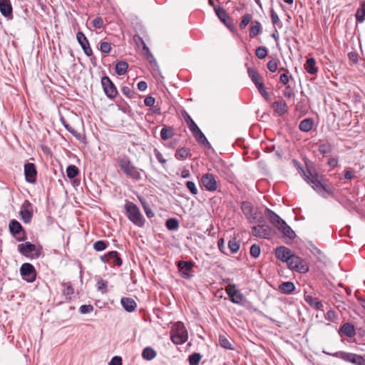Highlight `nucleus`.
Instances as JSON below:
<instances>
[{"mask_svg":"<svg viewBox=\"0 0 365 365\" xmlns=\"http://www.w3.org/2000/svg\"><path fill=\"white\" fill-rule=\"evenodd\" d=\"M292 163L304 180L322 197L327 198L328 195H334L333 190L322 183V175L319 174L314 168H310L307 163V173L298 160L294 159L292 160Z\"/></svg>","mask_w":365,"mask_h":365,"instance_id":"nucleus-1","label":"nucleus"},{"mask_svg":"<svg viewBox=\"0 0 365 365\" xmlns=\"http://www.w3.org/2000/svg\"><path fill=\"white\" fill-rule=\"evenodd\" d=\"M118 165L127 178L135 181H140L142 179V175H145V171L134 166L127 156L118 158Z\"/></svg>","mask_w":365,"mask_h":365,"instance_id":"nucleus-2","label":"nucleus"},{"mask_svg":"<svg viewBox=\"0 0 365 365\" xmlns=\"http://www.w3.org/2000/svg\"><path fill=\"white\" fill-rule=\"evenodd\" d=\"M128 219L138 227H143L145 220L141 214L139 207L133 202L125 200L124 205Z\"/></svg>","mask_w":365,"mask_h":365,"instance_id":"nucleus-3","label":"nucleus"},{"mask_svg":"<svg viewBox=\"0 0 365 365\" xmlns=\"http://www.w3.org/2000/svg\"><path fill=\"white\" fill-rule=\"evenodd\" d=\"M17 249L22 255L31 259H38L43 253L42 246L37 247L30 242L19 244Z\"/></svg>","mask_w":365,"mask_h":365,"instance_id":"nucleus-4","label":"nucleus"},{"mask_svg":"<svg viewBox=\"0 0 365 365\" xmlns=\"http://www.w3.org/2000/svg\"><path fill=\"white\" fill-rule=\"evenodd\" d=\"M225 291L230 300L232 303L240 306H245L247 300L245 297L238 289H237L235 284H229L226 287Z\"/></svg>","mask_w":365,"mask_h":365,"instance_id":"nucleus-5","label":"nucleus"},{"mask_svg":"<svg viewBox=\"0 0 365 365\" xmlns=\"http://www.w3.org/2000/svg\"><path fill=\"white\" fill-rule=\"evenodd\" d=\"M9 230L11 235L16 238L19 242H24L27 239V235L25 230L21 223L14 219L9 222Z\"/></svg>","mask_w":365,"mask_h":365,"instance_id":"nucleus-6","label":"nucleus"},{"mask_svg":"<svg viewBox=\"0 0 365 365\" xmlns=\"http://www.w3.org/2000/svg\"><path fill=\"white\" fill-rule=\"evenodd\" d=\"M287 266L289 269L299 273L304 274L309 271V267L305 260L295 254L287 263Z\"/></svg>","mask_w":365,"mask_h":365,"instance_id":"nucleus-7","label":"nucleus"},{"mask_svg":"<svg viewBox=\"0 0 365 365\" xmlns=\"http://www.w3.org/2000/svg\"><path fill=\"white\" fill-rule=\"evenodd\" d=\"M101 86L106 96L110 98L113 99L118 95V90L111 79L106 75L101 78Z\"/></svg>","mask_w":365,"mask_h":365,"instance_id":"nucleus-8","label":"nucleus"},{"mask_svg":"<svg viewBox=\"0 0 365 365\" xmlns=\"http://www.w3.org/2000/svg\"><path fill=\"white\" fill-rule=\"evenodd\" d=\"M20 274L25 281L31 283L36 279V271L31 263H24L20 267Z\"/></svg>","mask_w":365,"mask_h":365,"instance_id":"nucleus-9","label":"nucleus"},{"mask_svg":"<svg viewBox=\"0 0 365 365\" xmlns=\"http://www.w3.org/2000/svg\"><path fill=\"white\" fill-rule=\"evenodd\" d=\"M195 264L192 261L180 260L177 262V267L180 276L186 279H190L193 277L192 270Z\"/></svg>","mask_w":365,"mask_h":365,"instance_id":"nucleus-10","label":"nucleus"},{"mask_svg":"<svg viewBox=\"0 0 365 365\" xmlns=\"http://www.w3.org/2000/svg\"><path fill=\"white\" fill-rule=\"evenodd\" d=\"M252 235L256 237L268 239L272 235V229L267 224L257 225L252 227Z\"/></svg>","mask_w":365,"mask_h":365,"instance_id":"nucleus-11","label":"nucleus"},{"mask_svg":"<svg viewBox=\"0 0 365 365\" xmlns=\"http://www.w3.org/2000/svg\"><path fill=\"white\" fill-rule=\"evenodd\" d=\"M215 11L219 19L231 31H235V26L233 19L227 14L226 11L222 7H215Z\"/></svg>","mask_w":365,"mask_h":365,"instance_id":"nucleus-12","label":"nucleus"},{"mask_svg":"<svg viewBox=\"0 0 365 365\" xmlns=\"http://www.w3.org/2000/svg\"><path fill=\"white\" fill-rule=\"evenodd\" d=\"M24 175L27 182L36 184L37 180V170L34 163L27 162L24 165Z\"/></svg>","mask_w":365,"mask_h":365,"instance_id":"nucleus-13","label":"nucleus"},{"mask_svg":"<svg viewBox=\"0 0 365 365\" xmlns=\"http://www.w3.org/2000/svg\"><path fill=\"white\" fill-rule=\"evenodd\" d=\"M178 332L173 334L170 336L171 341L175 344H182L187 340V333L185 330L184 325L181 322H178Z\"/></svg>","mask_w":365,"mask_h":365,"instance_id":"nucleus-14","label":"nucleus"},{"mask_svg":"<svg viewBox=\"0 0 365 365\" xmlns=\"http://www.w3.org/2000/svg\"><path fill=\"white\" fill-rule=\"evenodd\" d=\"M200 181L207 191L213 192L217 188V180L213 174L205 173L202 175Z\"/></svg>","mask_w":365,"mask_h":365,"instance_id":"nucleus-15","label":"nucleus"},{"mask_svg":"<svg viewBox=\"0 0 365 365\" xmlns=\"http://www.w3.org/2000/svg\"><path fill=\"white\" fill-rule=\"evenodd\" d=\"M274 255L278 259L287 264L293 256L294 252L284 246H279L274 250Z\"/></svg>","mask_w":365,"mask_h":365,"instance_id":"nucleus-16","label":"nucleus"},{"mask_svg":"<svg viewBox=\"0 0 365 365\" xmlns=\"http://www.w3.org/2000/svg\"><path fill=\"white\" fill-rule=\"evenodd\" d=\"M19 215L25 223L31 222L33 217V207L32 204L29 200H26L23 203Z\"/></svg>","mask_w":365,"mask_h":365,"instance_id":"nucleus-17","label":"nucleus"},{"mask_svg":"<svg viewBox=\"0 0 365 365\" xmlns=\"http://www.w3.org/2000/svg\"><path fill=\"white\" fill-rule=\"evenodd\" d=\"M241 210L250 222L257 219V213L254 212V207L250 202L243 201L241 203Z\"/></svg>","mask_w":365,"mask_h":365,"instance_id":"nucleus-18","label":"nucleus"},{"mask_svg":"<svg viewBox=\"0 0 365 365\" xmlns=\"http://www.w3.org/2000/svg\"><path fill=\"white\" fill-rule=\"evenodd\" d=\"M277 229L282 233V237L285 240L288 239L289 241H292L296 237L295 232L285 221L282 222Z\"/></svg>","mask_w":365,"mask_h":365,"instance_id":"nucleus-19","label":"nucleus"},{"mask_svg":"<svg viewBox=\"0 0 365 365\" xmlns=\"http://www.w3.org/2000/svg\"><path fill=\"white\" fill-rule=\"evenodd\" d=\"M271 107L277 116H282L288 111L287 104L284 100H279L274 102Z\"/></svg>","mask_w":365,"mask_h":365,"instance_id":"nucleus-20","label":"nucleus"},{"mask_svg":"<svg viewBox=\"0 0 365 365\" xmlns=\"http://www.w3.org/2000/svg\"><path fill=\"white\" fill-rule=\"evenodd\" d=\"M264 215L269 220V221L277 228L282 225V222H284L278 215L269 208H265Z\"/></svg>","mask_w":365,"mask_h":365,"instance_id":"nucleus-21","label":"nucleus"},{"mask_svg":"<svg viewBox=\"0 0 365 365\" xmlns=\"http://www.w3.org/2000/svg\"><path fill=\"white\" fill-rule=\"evenodd\" d=\"M0 12L4 16L12 19L13 8L10 0H0Z\"/></svg>","mask_w":365,"mask_h":365,"instance_id":"nucleus-22","label":"nucleus"},{"mask_svg":"<svg viewBox=\"0 0 365 365\" xmlns=\"http://www.w3.org/2000/svg\"><path fill=\"white\" fill-rule=\"evenodd\" d=\"M191 133L194 138H195V140L199 143L203 145L205 148L208 149L212 148L210 143H209L203 133L201 131V130L199 128V127L197 129L192 130Z\"/></svg>","mask_w":365,"mask_h":365,"instance_id":"nucleus-23","label":"nucleus"},{"mask_svg":"<svg viewBox=\"0 0 365 365\" xmlns=\"http://www.w3.org/2000/svg\"><path fill=\"white\" fill-rule=\"evenodd\" d=\"M120 304L124 309L128 312L135 311L137 307V303L130 297H122L120 299Z\"/></svg>","mask_w":365,"mask_h":365,"instance_id":"nucleus-24","label":"nucleus"},{"mask_svg":"<svg viewBox=\"0 0 365 365\" xmlns=\"http://www.w3.org/2000/svg\"><path fill=\"white\" fill-rule=\"evenodd\" d=\"M340 332L349 338L354 336L356 334L354 326L350 322L343 324L340 327Z\"/></svg>","mask_w":365,"mask_h":365,"instance_id":"nucleus-25","label":"nucleus"},{"mask_svg":"<svg viewBox=\"0 0 365 365\" xmlns=\"http://www.w3.org/2000/svg\"><path fill=\"white\" fill-rule=\"evenodd\" d=\"M314 120L312 118H307L302 120L299 124V129L304 133L309 132L312 130Z\"/></svg>","mask_w":365,"mask_h":365,"instance_id":"nucleus-26","label":"nucleus"},{"mask_svg":"<svg viewBox=\"0 0 365 365\" xmlns=\"http://www.w3.org/2000/svg\"><path fill=\"white\" fill-rule=\"evenodd\" d=\"M304 68L307 72L311 75H315L318 72V68L316 67V60L314 58H309L306 61Z\"/></svg>","mask_w":365,"mask_h":365,"instance_id":"nucleus-27","label":"nucleus"},{"mask_svg":"<svg viewBox=\"0 0 365 365\" xmlns=\"http://www.w3.org/2000/svg\"><path fill=\"white\" fill-rule=\"evenodd\" d=\"M295 289V285L292 282H284L279 285V290L281 293L289 294Z\"/></svg>","mask_w":365,"mask_h":365,"instance_id":"nucleus-28","label":"nucleus"},{"mask_svg":"<svg viewBox=\"0 0 365 365\" xmlns=\"http://www.w3.org/2000/svg\"><path fill=\"white\" fill-rule=\"evenodd\" d=\"M356 20L357 23H362L365 20V0L360 1V8L356 13Z\"/></svg>","mask_w":365,"mask_h":365,"instance_id":"nucleus-29","label":"nucleus"},{"mask_svg":"<svg viewBox=\"0 0 365 365\" xmlns=\"http://www.w3.org/2000/svg\"><path fill=\"white\" fill-rule=\"evenodd\" d=\"M107 256H108L109 260H113V266L120 267L122 265L123 260L117 251H110L107 253Z\"/></svg>","mask_w":365,"mask_h":365,"instance_id":"nucleus-30","label":"nucleus"},{"mask_svg":"<svg viewBox=\"0 0 365 365\" xmlns=\"http://www.w3.org/2000/svg\"><path fill=\"white\" fill-rule=\"evenodd\" d=\"M305 301L312 307L316 309L321 310L323 307V304L317 298L313 297L312 296H305Z\"/></svg>","mask_w":365,"mask_h":365,"instance_id":"nucleus-31","label":"nucleus"},{"mask_svg":"<svg viewBox=\"0 0 365 365\" xmlns=\"http://www.w3.org/2000/svg\"><path fill=\"white\" fill-rule=\"evenodd\" d=\"M333 149H334V145L331 144V143H329V141H325V142L321 143L319 145V148H318L319 152L323 155H327V154L331 153Z\"/></svg>","mask_w":365,"mask_h":365,"instance_id":"nucleus-32","label":"nucleus"},{"mask_svg":"<svg viewBox=\"0 0 365 365\" xmlns=\"http://www.w3.org/2000/svg\"><path fill=\"white\" fill-rule=\"evenodd\" d=\"M190 156H191L190 150L185 147L178 149L175 154V158L180 160H185Z\"/></svg>","mask_w":365,"mask_h":365,"instance_id":"nucleus-33","label":"nucleus"},{"mask_svg":"<svg viewBox=\"0 0 365 365\" xmlns=\"http://www.w3.org/2000/svg\"><path fill=\"white\" fill-rule=\"evenodd\" d=\"M128 68V63L126 61H120L115 64V72L118 76L124 75Z\"/></svg>","mask_w":365,"mask_h":365,"instance_id":"nucleus-34","label":"nucleus"},{"mask_svg":"<svg viewBox=\"0 0 365 365\" xmlns=\"http://www.w3.org/2000/svg\"><path fill=\"white\" fill-rule=\"evenodd\" d=\"M156 351L150 346L145 347L142 352V356L144 359L150 361L156 356Z\"/></svg>","mask_w":365,"mask_h":365,"instance_id":"nucleus-35","label":"nucleus"},{"mask_svg":"<svg viewBox=\"0 0 365 365\" xmlns=\"http://www.w3.org/2000/svg\"><path fill=\"white\" fill-rule=\"evenodd\" d=\"M261 24L258 21H253L252 25L250 26V37H255L257 34H259L261 32Z\"/></svg>","mask_w":365,"mask_h":365,"instance_id":"nucleus-36","label":"nucleus"},{"mask_svg":"<svg viewBox=\"0 0 365 365\" xmlns=\"http://www.w3.org/2000/svg\"><path fill=\"white\" fill-rule=\"evenodd\" d=\"M325 354L333 356L334 357L340 358L341 359L350 362L353 353H346L344 351H338L334 354H330L324 351Z\"/></svg>","mask_w":365,"mask_h":365,"instance_id":"nucleus-37","label":"nucleus"},{"mask_svg":"<svg viewBox=\"0 0 365 365\" xmlns=\"http://www.w3.org/2000/svg\"><path fill=\"white\" fill-rule=\"evenodd\" d=\"M61 122L64 126V128L70 133H71L76 139L80 140L81 138V135L78 133L73 128H72L63 118H61Z\"/></svg>","mask_w":365,"mask_h":365,"instance_id":"nucleus-38","label":"nucleus"},{"mask_svg":"<svg viewBox=\"0 0 365 365\" xmlns=\"http://www.w3.org/2000/svg\"><path fill=\"white\" fill-rule=\"evenodd\" d=\"M247 73L254 84L262 79V77L259 75V73L253 68L249 67L247 68Z\"/></svg>","mask_w":365,"mask_h":365,"instance_id":"nucleus-39","label":"nucleus"},{"mask_svg":"<svg viewBox=\"0 0 365 365\" xmlns=\"http://www.w3.org/2000/svg\"><path fill=\"white\" fill-rule=\"evenodd\" d=\"M173 135V128L171 127H163L160 130V137L164 140L172 138Z\"/></svg>","mask_w":365,"mask_h":365,"instance_id":"nucleus-40","label":"nucleus"},{"mask_svg":"<svg viewBox=\"0 0 365 365\" xmlns=\"http://www.w3.org/2000/svg\"><path fill=\"white\" fill-rule=\"evenodd\" d=\"M182 116H183L185 121L187 124V126L191 132L198 128L197 124L195 123V121L192 119L190 115L187 112L185 111L182 113Z\"/></svg>","mask_w":365,"mask_h":365,"instance_id":"nucleus-41","label":"nucleus"},{"mask_svg":"<svg viewBox=\"0 0 365 365\" xmlns=\"http://www.w3.org/2000/svg\"><path fill=\"white\" fill-rule=\"evenodd\" d=\"M165 226L169 230H176L179 227V221L174 217L169 218L165 222Z\"/></svg>","mask_w":365,"mask_h":365,"instance_id":"nucleus-42","label":"nucleus"},{"mask_svg":"<svg viewBox=\"0 0 365 365\" xmlns=\"http://www.w3.org/2000/svg\"><path fill=\"white\" fill-rule=\"evenodd\" d=\"M79 174L78 168L74 165H70L66 168V175L69 179H73Z\"/></svg>","mask_w":365,"mask_h":365,"instance_id":"nucleus-43","label":"nucleus"},{"mask_svg":"<svg viewBox=\"0 0 365 365\" xmlns=\"http://www.w3.org/2000/svg\"><path fill=\"white\" fill-rule=\"evenodd\" d=\"M76 39L82 48H85L89 43V41L86 36L82 31H78L76 34Z\"/></svg>","mask_w":365,"mask_h":365,"instance_id":"nucleus-44","label":"nucleus"},{"mask_svg":"<svg viewBox=\"0 0 365 365\" xmlns=\"http://www.w3.org/2000/svg\"><path fill=\"white\" fill-rule=\"evenodd\" d=\"M62 287H63V289L62 291L63 294L71 299V296L74 293V289L72 284L71 282H63Z\"/></svg>","mask_w":365,"mask_h":365,"instance_id":"nucleus-45","label":"nucleus"},{"mask_svg":"<svg viewBox=\"0 0 365 365\" xmlns=\"http://www.w3.org/2000/svg\"><path fill=\"white\" fill-rule=\"evenodd\" d=\"M109 245V242L105 240H98L93 243V249L97 252L105 250Z\"/></svg>","mask_w":365,"mask_h":365,"instance_id":"nucleus-46","label":"nucleus"},{"mask_svg":"<svg viewBox=\"0 0 365 365\" xmlns=\"http://www.w3.org/2000/svg\"><path fill=\"white\" fill-rule=\"evenodd\" d=\"M219 344L220 345L227 350H233L234 347L232 346V344L230 342V341L222 335H220L219 337Z\"/></svg>","mask_w":365,"mask_h":365,"instance_id":"nucleus-47","label":"nucleus"},{"mask_svg":"<svg viewBox=\"0 0 365 365\" xmlns=\"http://www.w3.org/2000/svg\"><path fill=\"white\" fill-rule=\"evenodd\" d=\"M252 16L250 14H246L242 17V20L240 23V29L243 30L246 26L251 22Z\"/></svg>","mask_w":365,"mask_h":365,"instance_id":"nucleus-48","label":"nucleus"},{"mask_svg":"<svg viewBox=\"0 0 365 365\" xmlns=\"http://www.w3.org/2000/svg\"><path fill=\"white\" fill-rule=\"evenodd\" d=\"M140 201L141 202V205H142V207L144 210V212L146 215V216L148 217V218H151L154 216V213L152 211L151 208L150 207L149 205L148 204L147 202H145L144 200L140 198Z\"/></svg>","mask_w":365,"mask_h":365,"instance_id":"nucleus-49","label":"nucleus"},{"mask_svg":"<svg viewBox=\"0 0 365 365\" xmlns=\"http://www.w3.org/2000/svg\"><path fill=\"white\" fill-rule=\"evenodd\" d=\"M202 356L199 353H193L188 357L190 365H198L201 360Z\"/></svg>","mask_w":365,"mask_h":365,"instance_id":"nucleus-50","label":"nucleus"},{"mask_svg":"<svg viewBox=\"0 0 365 365\" xmlns=\"http://www.w3.org/2000/svg\"><path fill=\"white\" fill-rule=\"evenodd\" d=\"M121 91L123 95H125L126 97L129 98H135L137 96L135 91L130 88L129 86H123L121 88Z\"/></svg>","mask_w":365,"mask_h":365,"instance_id":"nucleus-51","label":"nucleus"},{"mask_svg":"<svg viewBox=\"0 0 365 365\" xmlns=\"http://www.w3.org/2000/svg\"><path fill=\"white\" fill-rule=\"evenodd\" d=\"M268 50L265 46H259L255 50V55L259 59H264L267 56Z\"/></svg>","mask_w":365,"mask_h":365,"instance_id":"nucleus-52","label":"nucleus"},{"mask_svg":"<svg viewBox=\"0 0 365 365\" xmlns=\"http://www.w3.org/2000/svg\"><path fill=\"white\" fill-rule=\"evenodd\" d=\"M219 173L221 176L225 178L228 180H231L233 179V174L230 172L229 168L226 166H223L221 170L219 171Z\"/></svg>","mask_w":365,"mask_h":365,"instance_id":"nucleus-53","label":"nucleus"},{"mask_svg":"<svg viewBox=\"0 0 365 365\" xmlns=\"http://www.w3.org/2000/svg\"><path fill=\"white\" fill-rule=\"evenodd\" d=\"M228 248L232 253H237L240 249V244L235 239L231 240L228 242Z\"/></svg>","mask_w":365,"mask_h":365,"instance_id":"nucleus-54","label":"nucleus"},{"mask_svg":"<svg viewBox=\"0 0 365 365\" xmlns=\"http://www.w3.org/2000/svg\"><path fill=\"white\" fill-rule=\"evenodd\" d=\"M100 51L103 53H109L111 51V44L107 41H101Z\"/></svg>","mask_w":365,"mask_h":365,"instance_id":"nucleus-55","label":"nucleus"},{"mask_svg":"<svg viewBox=\"0 0 365 365\" xmlns=\"http://www.w3.org/2000/svg\"><path fill=\"white\" fill-rule=\"evenodd\" d=\"M261 252L260 247L256 244L251 246L250 250V255L254 258H257Z\"/></svg>","mask_w":365,"mask_h":365,"instance_id":"nucleus-56","label":"nucleus"},{"mask_svg":"<svg viewBox=\"0 0 365 365\" xmlns=\"http://www.w3.org/2000/svg\"><path fill=\"white\" fill-rule=\"evenodd\" d=\"M185 186L192 195H196L198 193V190L194 182L187 181L185 182Z\"/></svg>","mask_w":365,"mask_h":365,"instance_id":"nucleus-57","label":"nucleus"},{"mask_svg":"<svg viewBox=\"0 0 365 365\" xmlns=\"http://www.w3.org/2000/svg\"><path fill=\"white\" fill-rule=\"evenodd\" d=\"M267 66V68L269 69V71L272 73H274L277 70L278 60L272 59L268 61Z\"/></svg>","mask_w":365,"mask_h":365,"instance_id":"nucleus-58","label":"nucleus"},{"mask_svg":"<svg viewBox=\"0 0 365 365\" xmlns=\"http://www.w3.org/2000/svg\"><path fill=\"white\" fill-rule=\"evenodd\" d=\"M283 95L287 98H291L294 96V89L289 86H287L282 91Z\"/></svg>","mask_w":365,"mask_h":365,"instance_id":"nucleus-59","label":"nucleus"},{"mask_svg":"<svg viewBox=\"0 0 365 365\" xmlns=\"http://www.w3.org/2000/svg\"><path fill=\"white\" fill-rule=\"evenodd\" d=\"M92 24L95 29H101L103 26V20L100 16L96 17L92 21Z\"/></svg>","mask_w":365,"mask_h":365,"instance_id":"nucleus-60","label":"nucleus"},{"mask_svg":"<svg viewBox=\"0 0 365 365\" xmlns=\"http://www.w3.org/2000/svg\"><path fill=\"white\" fill-rule=\"evenodd\" d=\"M93 310V307L91 304H84L80 307L79 311L81 314L90 313Z\"/></svg>","mask_w":365,"mask_h":365,"instance_id":"nucleus-61","label":"nucleus"},{"mask_svg":"<svg viewBox=\"0 0 365 365\" xmlns=\"http://www.w3.org/2000/svg\"><path fill=\"white\" fill-rule=\"evenodd\" d=\"M325 319L329 322H334L336 319V312L334 310H329L325 315Z\"/></svg>","mask_w":365,"mask_h":365,"instance_id":"nucleus-62","label":"nucleus"},{"mask_svg":"<svg viewBox=\"0 0 365 365\" xmlns=\"http://www.w3.org/2000/svg\"><path fill=\"white\" fill-rule=\"evenodd\" d=\"M270 16H271V19H272V23L274 26H275L278 23H279V21H280L278 15L277 14V13L273 9H271V11H270Z\"/></svg>","mask_w":365,"mask_h":365,"instance_id":"nucleus-63","label":"nucleus"},{"mask_svg":"<svg viewBox=\"0 0 365 365\" xmlns=\"http://www.w3.org/2000/svg\"><path fill=\"white\" fill-rule=\"evenodd\" d=\"M109 365H122V359L120 356H113L110 363Z\"/></svg>","mask_w":365,"mask_h":365,"instance_id":"nucleus-64","label":"nucleus"}]
</instances>
